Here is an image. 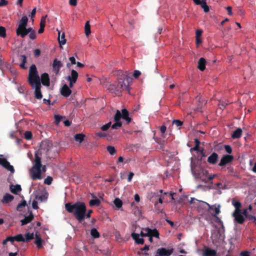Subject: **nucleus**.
<instances>
[{"mask_svg":"<svg viewBox=\"0 0 256 256\" xmlns=\"http://www.w3.org/2000/svg\"><path fill=\"white\" fill-rule=\"evenodd\" d=\"M28 82L30 85L34 88V98L38 100L42 99V94L41 92L42 86L40 78L34 64L32 65L30 67L28 76Z\"/></svg>","mask_w":256,"mask_h":256,"instance_id":"f257e3e1","label":"nucleus"},{"mask_svg":"<svg viewBox=\"0 0 256 256\" xmlns=\"http://www.w3.org/2000/svg\"><path fill=\"white\" fill-rule=\"evenodd\" d=\"M132 80V78L128 76V72H126L122 74L118 82L110 85L108 90L112 93L120 96L123 90L130 91L129 85Z\"/></svg>","mask_w":256,"mask_h":256,"instance_id":"f03ea898","label":"nucleus"},{"mask_svg":"<svg viewBox=\"0 0 256 256\" xmlns=\"http://www.w3.org/2000/svg\"><path fill=\"white\" fill-rule=\"evenodd\" d=\"M66 211L73 214L78 222L81 223L85 218L86 208L84 202L78 201L74 204L66 203L65 204Z\"/></svg>","mask_w":256,"mask_h":256,"instance_id":"7ed1b4c3","label":"nucleus"},{"mask_svg":"<svg viewBox=\"0 0 256 256\" xmlns=\"http://www.w3.org/2000/svg\"><path fill=\"white\" fill-rule=\"evenodd\" d=\"M160 194L154 193L151 196L150 200L154 204L160 203L162 204L163 200L165 198V196L168 194V192H164L163 193L162 190H160Z\"/></svg>","mask_w":256,"mask_h":256,"instance_id":"20e7f679","label":"nucleus"},{"mask_svg":"<svg viewBox=\"0 0 256 256\" xmlns=\"http://www.w3.org/2000/svg\"><path fill=\"white\" fill-rule=\"evenodd\" d=\"M122 118L121 112L119 110H117L114 116V120L115 123L112 126V129H118L122 126V124L120 122Z\"/></svg>","mask_w":256,"mask_h":256,"instance_id":"39448f33","label":"nucleus"},{"mask_svg":"<svg viewBox=\"0 0 256 256\" xmlns=\"http://www.w3.org/2000/svg\"><path fill=\"white\" fill-rule=\"evenodd\" d=\"M30 173L32 180H40L42 178L41 168H34L31 169Z\"/></svg>","mask_w":256,"mask_h":256,"instance_id":"423d86ee","label":"nucleus"},{"mask_svg":"<svg viewBox=\"0 0 256 256\" xmlns=\"http://www.w3.org/2000/svg\"><path fill=\"white\" fill-rule=\"evenodd\" d=\"M173 252V249L167 250L166 248H158L155 256H170Z\"/></svg>","mask_w":256,"mask_h":256,"instance_id":"0eeeda50","label":"nucleus"},{"mask_svg":"<svg viewBox=\"0 0 256 256\" xmlns=\"http://www.w3.org/2000/svg\"><path fill=\"white\" fill-rule=\"evenodd\" d=\"M0 165L6 168L7 170L10 171L12 173H14V172L13 166L10 165V163L6 158H0Z\"/></svg>","mask_w":256,"mask_h":256,"instance_id":"6e6552de","label":"nucleus"},{"mask_svg":"<svg viewBox=\"0 0 256 256\" xmlns=\"http://www.w3.org/2000/svg\"><path fill=\"white\" fill-rule=\"evenodd\" d=\"M233 160V156L229 154L224 155L221 158L218 166H225L226 164L232 162Z\"/></svg>","mask_w":256,"mask_h":256,"instance_id":"1a4fd4ad","label":"nucleus"},{"mask_svg":"<svg viewBox=\"0 0 256 256\" xmlns=\"http://www.w3.org/2000/svg\"><path fill=\"white\" fill-rule=\"evenodd\" d=\"M218 159V155L215 152H212L208 158V162L211 164H215Z\"/></svg>","mask_w":256,"mask_h":256,"instance_id":"9d476101","label":"nucleus"},{"mask_svg":"<svg viewBox=\"0 0 256 256\" xmlns=\"http://www.w3.org/2000/svg\"><path fill=\"white\" fill-rule=\"evenodd\" d=\"M232 216L234 218V221L239 224H242L244 222V218L241 212H238L237 214H234V212L232 213Z\"/></svg>","mask_w":256,"mask_h":256,"instance_id":"9b49d317","label":"nucleus"},{"mask_svg":"<svg viewBox=\"0 0 256 256\" xmlns=\"http://www.w3.org/2000/svg\"><path fill=\"white\" fill-rule=\"evenodd\" d=\"M40 83L44 86H48L50 85L49 76L47 73H44L41 75Z\"/></svg>","mask_w":256,"mask_h":256,"instance_id":"f8f14e48","label":"nucleus"},{"mask_svg":"<svg viewBox=\"0 0 256 256\" xmlns=\"http://www.w3.org/2000/svg\"><path fill=\"white\" fill-rule=\"evenodd\" d=\"M203 256H217V252L208 247H205L202 252Z\"/></svg>","mask_w":256,"mask_h":256,"instance_id":"ddd939ff","label":"nucleus"},{"mask_svg":"<svg viewBox=\"0 0 256 256\" xmlns=\"http://www.w3.org/2000/svg\"><path fill=\"white\" fill-rule=\"evenodd\" d=\"M62 66V64L60 60H58L56 58H55L54 60V62L52 64V68L54 71L56 73H58L59 72L60 68Z\"/></svg>","mask_w":256,"mask_h":256,"instance_id":"4468645a","label":"nucleus"},{"mask_svg":"<svg viewBox=\"0 0 256 256\" xmlns=\"http://www.w3.org/2000/svg\"><path fill=\"white\" fill-rule=\"evenodd\" d=\"M72 93V90L66 84H64L61 88L60 94L64 97H68Z\"/></svg>","mask_w":256,"mask_h":256,"instance_id":"2eb2a0df","label":"nucleus"},{"mask_svg":"<svg viewBox=\"0 0 256 256\" xmlns=\"http://www.w3.org/2000/svg\"><path fill=\"white\" fill-rule=\"evenodd\" d=\"M122 118L126 121V124H128L132 120L129 117V112L126 109H122Z\"/></svg>","mask_w":256,"mask_h":256,"instance_id":"dca6fc26","label":"nucleus"},{"mask_svg":"<svg viewBox=\"0 0 256 256\" xmlns=\"http://www.w3.org/2000/svg\"><path fill=\"white\" fill-rule=\"evenodd\" d=\"M14 199V196L12 195L7 193L4 196L3 198L1 200V202L2 204H8L12 201Z\"/></svg>","mask_w":256,"mask_h":256,"instance_id":"f3484780","label":"nucleus"},{"mask_svg":"<svg viewBox=\"0 0 256 256\" xmlns=\"http://www.w3.org/2000/svg\"><path fill=\"white\" fill-rule=\"evenodd\" d=\"M16 35L20 36L22 38H24L27 34V28L26 27H22L21 28H17L16 30Z\"/></svg>","mask_w":256,"mask_h":256,"instance_id":"a211bd4d","label":"nucleus"},{"mask_svg":"<svg viewBox=\"0 0 256 256\" xmlns=\"http://www.w3.org/2000/svg\"><path fill=\"white\" fill-rule=\"evenodd\" d=\"M144 230L145 232H148V236H151L152 237H156L158 238L159 237V232L158 230L156 228L152 230L148 228H144Z\"/></svg>","mask_w":256,"mask_h":256,"instance_id":"6ab92c4d","label":"nucleus"},{"mask_svg":"<svg viewBox=\"0 0 256 256\" xmlns=\"http://www.w3.org/2000/svg\"><path fill=\"white\" fill-rule=\"evenodd\" d=\"M196 201L198 202V204H196V205L198 206H200V204H202V205H206V206H208L209 209H212V208H213V206H210V205L208 203H207L206 202H203V201L198 200L197 199H196V198H190V204H194Z\"/></svg>","mask_w":256,"mask_h":256,"instance_id":"aec40b11","label":"nucleus"},{"mask_svg":"<svg viewBox=\"0 0 256 256\" xmlns=\"http://www.w3.org/2000/svg\"><path fill=\"white\" fill-rule=\"evenodd\" d=\"M131 236L134 240L136 243L137 244H142L144 243V240L143 238H140V234L135 232H132L131 234Z\"/></svg>","mask_w":256,"mask_h":256,"instance_id":"412c9836","label":"nucleus"},{"mask_svg":"<svg viewBox=\"0 0 256 256\" xmlns=\"http://www.w3.org/2000/svg\"><path fill=\"white\" fill-rule=\"evenodd\" d=\"M34 244L36 245L38 248H40L42 247V242L43 240L40 237V234L36 232L35 234Z\"/></svg>","mask_w":256,"mask_h":256,"instance_id":"4be33fe9","label":"nucleus"},{"mask_svg":"<svg viewBox=\"0 0 256 256\" xmlns=\"http://www.w3.org/2000/svg\"><path fill=\"white\" fill-rule=\"evenodd\" d=\"M232 203L235 208V210L234 212V214H237L238 212H240V208L242 206L241 203L238 201L234 199L232 200Z\"/></svg>","mask_w":256,"mask_h":256,"instance_id":"5701e85b","label":"nucleus"},{"mask_svg":"<svg viewBox=\"0 0 256 256\" xmlns=\"http://www.w3.org/2000/svg\"><path fill=\"white\" fill-rule=\"evenodd\" d=\"M78 73L74 70L71 71V75L68 76L66 79L68 80H72V82H76L78 78Z\"/></svg>","mask_w":256,"mask_h":256,"instance_id":"b1692460","label":"nucleus"},{"mask_svg":"<svg viewBox=\"0 0 256 256\" xmlns=\"http://www.w3.org/2000/svg\"><path fill=\"white\" fill-rule=\"evenodd\" d=\"M34 219V216L31 212L29 216H26L25 218L22 220H21L22 226H24L26 224H27L32 222Z\"/></svg>","mask_w":256,"mask_h":256,"instance_id":"393cba45","label":"nucleus"},{"mask_svg":"<svg viewBox=\"0 0 256 256\" xmlns=\"http://www.w3.org/2000/svg\"><path fill=\"white\" fill-rule=\"evenodd\" d=\"M92 198H94V199L91 200L90 202V205L91 206H99L100 204V201L99 199L96 198V197L94 194H92Z\"/></svg>","mask_w":256,"mask_h":256,"instance_id":"a878e982","label":"nucleus"},{"mask_svg":"<svg viewBox=\"0 0 256 256\" xmlns=\"http://www.w3.org/2000/svg\"><path fill=\"white\" fill-rule=\"evenodd\" d=\"M206 60L203 58H200L198 62V68L201 71H204L206 68Z\"/></svg>","mask_w":256,"mask_h":256,"instance_id":"bb28decb","label":"nucleus"},{"mask_svg":"<svg viewBox=\"0 0 256 256\" xmlns=\"http://www.w3.org/2000/svg\"><path fill=\"white\" fill-rule=\"evenodd\" d=\"M28 22V18L26 16H24L22 17L20 20V24L18 28H21L22 27H26Z\"/></svg>","mask_w":256,"mask_h":256,"instance_id":"cd10ccee","label":"nucleus"},{"mask_svg":"<svg viewBox=\"0 0 256 256\" xmlns=\"http://www.w3.org/2000/svg\"><path fill=\"white\" fill-rule=\"evenodd\" d=\"M198 98V104L196 108V110L198 112H202V108L205 105L206 102L202 98L200 97L197 98Z\"/></svg>","mask_w":256,"mask_h":256,"instance_id":"c85d7f7f","label":"nucleus"},{"mask_svg":"<svg viewBox=\"0 0 256 256\" xmlns=\"http://www.w3.org/2000/svg\"><path fill=\"white\" fill-rule=\"evenodd\" d=\"M242 134V130L240 128L235 130L232 134V138L233 139L238 138L241 137Z\"/></svg>","mask_w":256,"mask_h":256,"instance_id":"c756f323","label":"nucleus"},{"mask_svg":"<svg viewBox=\"0 0 256 256\" xmlns=\"http://www.w3.org/2000/svg\"><path fill=\"white\" fill-rule=\"evenodd\" d=\"M10 191L14 194H18V192L22 190V188L20 185L16 184L14 186H11L10 187Z\"/></svg>","mask_w":256,"mask_h":256,"instance_id":"7c9ffc66","label":"nucleus"},{"mask_svg":"<svg viewBox=\"0 0 256 256\" xmlns=\"http://www.w3.org/2000/svg\"><path fill=\"white\" fill-rule=\"evenodd\" d=\"M33 166L37 168H42L41 158L38 156L37 154H35L34 164Z\"/></svg>","mask_w":256,"mask_h":256,"instance_id":"2f4dec72","label":"nucleus"},{"mask_svg":"<svg viewBox=\"0 0 256 256\" xmlns=\"http://www.w3.org/2000/svg\"><path fill=\"white\" fill-rule=\"evenodd\" d=\"M154 208L155 212H156L158 214L164 212V208L162 206V204H154Z\"/></svg>","mask_w":256,"mask_h":256,"instance_id":"473e14b6","label":"nucleus"},{"mask_svg":"<svg viewBox=\"0 0 256 256\" xmlns=\"http://www.w3.org/2000/svg\"><path fill=\"white\" fill-rule=\"evenodd\" d=\"M58 40L60 45H64L66 44V40L65 38V34L64 32L60 35V32H58Z\"/></svg>","mask_w":256,"mask_h":256,"instance_id":"72a5a7b5","label":"nucleus"},{"mask_svg":"<svg viewBox=\"0 0 256 256\" xmlns=\"http://www.w3.org/2000/svg\"><path fill=\"white\" fill-rule=\"evenodd\" d=\"M20 56V60L22 62V63L20 64V67L22 68L26 69V68L25 66V64L26 62V57L25 55H21Z\"/></svg>","mask_w":256,"mask_h":256,"instance_id":"f704fd0d","label":"nucleus"},{"mask_svg":"<svg viewBox=\"0 0 256 256\" xmlns=\"http://www.w3.org/2000/svg\"><path fill=\"white\" fill-rule=\"evenodd\" d=\"M216 176H217V174L210 175L208 176L207 179H202V181L204 182L205 183H210L212 184V180Z\"/></svg>","mask_w":256,"mask_h":256,"instance_id":"c9c22d12","label":"nucleus"},{"mask_svg":"<svg viewBox=\"0 0 256 256\" xmlns=\"http://www.w3.org/2000/svg\"><path fill=\"white\" fill-rule=\"evenodd\" d=\"M90 234L94 238H98L100 236V233L95 228H93L91 230Z\"/></svg>","mask_w":256,"mask_h":256,"instance_id":"e433bc0d","label":"nucleus"},{"mask_svg":"<svg viewBox=\"0 0 256 256\" xmlns=\"http://www.w3.org/2000/svg\"><path fill=\"white\" fill-rule=\"evenodd\" d=\"M13 238L14 241L16 240L17 242H26L25 238H24L22 234H17L15 236H13Z\"/></svg>","mask_w":256,"mask_h":256,"instance_id":"4c0bfd02","label":"nucleus"},{"mask_svg":"<svg viewBox=\"0 0 256 256\" xmlns=\"http://www.w3.org/2000/svg\"><path fill=\"white\" fill-rule=\"evenodd\" d=\"M114 203L118 208H120L122 206V202L119 198H115Z\"/></svg>","mask_w":256,"mask_h":256,"instance_id":"58836bf2","label":"nucleus"},{"mask_svg":"<svg viewBox=\"0 0 256 256\" xmlns=\"http://www.w3.org/2000/svg\"><path fill=\"white\" fill-rule=\"evenodd\" d=\"M84 135L82 134H78L74 136L76 140L79 142H82L84 140Z\"/></svg>","mask_w":256,"mask_h":256,"instance_id":"ea45409f","label":"nucleus"},{"mask_svg":"<svg viewBox=\"0 0 256 256\" xmlns=\"http://www.w3.org/2000/svg\"><path fill=\"white\" fill-rule=\"evenodd\" d=\"M48 196V194L47 192H46L44 194L40 195V196H36V199L38 200L40 202H43L44 200H46Z\"/></svg>","mask_w":256,"mask_h":256,"instance_id":"a19ab883","label":"nucleus"},{"mask_svg":"<svg viewBox=\"0 0 256 256\" xmlns=\"http://www.w3.org/2000/svg\"><path fill=\"white\" fill-rule=\"evenodd\" d=\"M200 6L204 9V12H207L209 11V7L206 4V0H202L201 4H200Z\"/></svg>","mask_w":256,"mask_h":256,"instance_id":"79ce46f5","label":"nucleus"},{"mask_svg":"<svg viewBox=\"0 0 256 256\" xmlns=\"http://www.w3.org/2000/svg\"><path fill=\"white\" fill-rule=\"evenodd\" d=\"M34 233L28 232L26 234L25 241H26V242H28L30 240L34 239Z\"/></svg>","mask_w":256,"mask_h":256,"instance_id":"37998d69","label":"nucleus"},{"mask_svg":"<svg viewBox=\"0 0 256 256\" xmlns=\"http://www.w3.org/2000/svg\"><path fill=\"white\" fill-rule=\"evenodd\" d=\"M85 34L86 36H88L90 34V26L89 22H87L85 24Z\"/></svg>","mask_w":256,"mask_h":256,"instance_id":"c03bdc74","label":"nucleus"},{"mask_svg":"<svg viewBox=\"0 0 256 256\" xmlns=\"http://www.w3.org/2000/svg\"><path fill=\"white\" fill-rule=\"evenodd\" d=\"M0 36L3 38L6 36V30L2 26H0Z\"/></svg>","mask_w":256,"mask_h":256,"instance_id":"a18cd8bd","label":"nucleus"},{"mask_svg":"<svg viewBox=\"0 0 256 256\" xmlns=\"http://www.w3.org/2000/svg\"><path fill=\"white\" fill-rule=\"evenodd\" d=\"M64 116H61L58 114H56L54 116V120H55V123L56 125L58 124L60 122L61 120L64 118Z\"/></svg>","mask_w":256,"mask_h":256,"instance_id":"49530a36","label":"nucleus"},{"mask_svg":"<svg viewBox=\"0 0 256 256\" xmlns=\"http://www.w3.org/2000/svg\"><path fill=\"white\" fill-rule=\"evenodd\" d=\"M106 148L108 152L111 155H113L116 152L115 148L112 146H108Z\"/></svg>","mask_w":256,"mask_h":256,"instance_id":"de8ad7c7","label":"nucleus"},{"mask_svg":"<svg viewBox=\"0 0 256 256\" xmlns=\"http://www.w3.org/2000/svg\"><path fill=\"white\" fill-rule=\"evenodd\" d=\"M32 134L30 131H26L24 133V138L27 140H30L32 138Z\"/></svg>","mask_w":256,"mask_h":256,"instance_id":"09e8293b","label":"nucleus"},{"mask_svg":"<svg viewBox=\"0 0 256 256\" xmlns=\"http://www.w3.org/2000/svg\"><path fill=\"white\" fill-rule=\"evenodd\" d=\"M213 206V208L211 210H214V213L212 214V215L214 216H216L217 214H219L220 212V206H218V207H216L214 206Z\"/></svg>","mask_w":256,"mask_h":256,"instance_id":"8fccbe9b","label":"nucleus"},{"mask_svg":"<svg viewBox=\"0 0 256 256\" xmlns=\"http://www.w3.org/2000/svg\"><path fill=\"white\" fill-rule=\"evenodd\" d=\"M10 242L12 244L13 243V242H14L13 236L8 237L6 238L4 240H3L2 244L4 245H5L7 244L8 242Z\"/></svg>","mask_w":256,"mask_h":256,"instance_id":"3c124183","label":"nucleus"},{"mask_svg":"<svg viewBox=\"0 0 256 256\" xmlns=\"http://www.w3.org/2000/svg\"><path fill=\"white\" fill-rule=\"evenodd\" d=\"M52 178L50 176H48L46 178L44 179V183L48 185H50L52 184Z\"/></svg>","mask_w":256,"mask_h":256,"instance_id":"603ef678","label":"nucleus"},{"mask_svg":"<svg viewBox=\"0 0 256 256\" xmlns=\"http://www.w3.org/2000/svg\"><path fill=\"white\" fill-rule=\"evenodd\" d=\"M111 126V122H109L108 124L102 126L101 128V129L103 131H106Z\"/></svg>","mask_w":256,"mask_h":256,"instance_id":"864d4df0","label":"nucleus"},{"mask_svg":"<svg viewBox=\"0 0 256 256\" xmlns=\"http://www.w3.org/2000/svg\"><path fill=\"white\" fill-rule=\"evenodd\" d=\"M182 124L183 122L178 120H174L172 122V124H176L178 127L180 126Z\"/></svg>","mask_w":256,"mask_h":256,"instance_id":"5fc2aeb1","label":"nucleus"},{"mask_svg":"<svg viewBox=\"0 0 256 256\" xmlns=\"http://www.w3.org/2000/svg\"><path fill=\"white\" fill-rule=\"evenodd\" d=\"M26 205V202L25 200L22 202L21 203L19 204L17 206V210H20V208L22 207H24Z\"/></svg>","mask_w":256,"mask_h":256,"instance_id":"6e6d98bb","label":"nucleus"},{"mask_svg":"<svg viewBox=\"0 0 256 256\" xmlns=\"http://www.w3.org/2000/svg\"><path fill=\"white\" fill-rule=\"evenodd\" d=\"M46 16H42L40 20V26L45 27Z\"/></svg>","mask_w":256,"mask_h":256,"instance_id":"4d7b16f0","label":"nucleus"},{"mask_svg":"<svg viewBox=\"0 0 256 256\" xmlns=\"http://www.w3.org/2000/svg\"><path fill=\"white\" fill-rule=\"evenodd\" d=\"M224 148H225L226 151L228 154H231L232 153V148H231L230 146H229V145H224Z\"/></svg>","mask_w":256,"mask_h":256,"instance_id":"13d9d810","label":"nucleus"},{"mask_svg":"<svg viewBox=\"0 0 256 256\" xmlns=\"http://www.w3.org/2000/svg\"><path fill=\"white\" fill-rule=\"evenodd\" d=\"M166 130V127L164 125L161 126L160 128V130L162 134V136L164 138V134L165 133Z\"/></svg>","mask_w":256,"mask_h":256,"instance_id":"bf43d9fd","label":"nucleus"},{"mask_svg":"<svg viewBox=\"0 0 256 256\" xmlns=\"http://www.w3.org/2000/svg\"><path fill=\"white\" fill-rule=\"evenodd\" d=\"M141 74V72L140 71L138 70H135L134 71V74H133V76L136 78H138L139 77V76Z\"/></svg>","mask_w":256,"mask_h":256,"instance_id":"052dcab7","label":"nucleus"},{"mask_svg":"<svg viewBox=\"0 0 256 256\" xmlns=\"http://www.w3.org/2000/svg\"><path fill=\"white\" fill-rule=\"evenodd\" d=\"M214 188L220 190L221 188L224 189V188L222 186V184L221 182H218L216 184V187H214Z\"/></svg>","mask_w":256,"mask_h":256,"instance_id":"680f3d73","label":"nucleus"},{"mask_svg":"<svg viewBox=\"0 0 256 256\" xmlns=\"http://www.w3.org/2000/svg\"><path fill=\"white\" fill-rule=\"evenodd\" d=\"M29 38L30 39L34 40L36 38V32H32L30 33Z\"/></svg>","mask_w":256,"mask_h":256,"instance_id":"e2e57ef3","label":"nucleus"},{"mask_svg":"<svg viewBox=\"0 0 256 256\" xmlns=\"http://www.w3.org/2000/svg\"><path fill=\"white\" fill-rule=\"evenodd\" d=\"M202 33V30H197L196 32V38H200Z\"/></svg>","mask_w":256,"mask_h":256,"instance_id":"0e129e2a","label":"nucleus"},{"mask_svg":"<svg viewBox=\"0 0 256 256\" xmlns=\"http://www.w3.org/2000/svg\"><path fill=\"white\" fill-rule=\"evenodd\" d=\"M32 208L34 210H37L38 207V202L37 201L34 200H33L32 202Z\"/></svg>","mask_w":256,"mask_h":256,"instance_id":"69168bd1","label":"nucleus"},{"mask_svg":"<svg viewBox=\"0 0 256 256\" xmlns=\"http://www.w3.org/2000/svg\"><path fill=\"white\" fill-rule=\"evenodd\" d=\"M40 54V49H36L34 51V55L36 57H38Z\"/></svg>","mask_w":256,"mask_h":256,"instance_id":"338daca9","label":"nucleus"},{"mask_svg":"<svg viewBox=\"0 0 256 256\" xmlns=\"http://www.w3.org/2000/svg\"><path fill=\"white\" fill-rule=\"evenodd\" d=\"M240 256H250V252L248 251H243L240 252Z\"/></svg>","mask_w":256,"mask_h":256,"instance_id":"774afa93","label":"nucleus"}]
</instances>
